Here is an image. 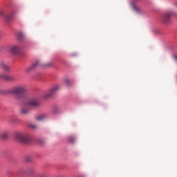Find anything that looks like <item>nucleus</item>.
<instances>
[{
	"label": "nucleus",
	"mask_w": 177,
	"mask_h": 177,
	"mask_svg": "<svg viewBox=\"0 0 177 177\" xmlns=\"http://www.w3.org/2000/svg\"><path fill=\"white\" fill-rule=\"evenodd\" d=\"M59 89V86H55L53 88H51L46 94L44 95L45 99H49V97H52L53 96L54 93H56L57 92V90Z\"/></svg>",
	"instance_id": "5"
},
{
	"label": "nucleus",
	"mask_w": 177,
	"mask_h": 177,
	"mask_svg": "<svg viewBox=\"0 0 177 177\" xmlns=\"http://www.w3.org/2000/svg\"><path fill=\"white\" fill-rule=\"evenodd\" d=\"M46 118H48V115L45 113H42L36 116V120H37V121H44V120H46Z\"/></svg>",
	"instance_id": "10"
},
{
	"label": "nucleus",
	"mask_w": 177,
	"mask_h": 177,
	"mask_svg": "<svg viewBox=\"0 0 177 177\" xmlns=\"http://www.w3.org/2000/svg\"><path fill=\"white\" fill-rule=\"evenodd\" d=\"M6 77V74L0 73V80H5Z\"/></svg>",
	"instance_id": "20"
},
{
	"label": "nucleus",
	"mask_w": 177,
	"mask_h": 177,
	"mask_svg": "<svg viewBox=\"0 0 177 177\" xmlns=\"http://www.w3.org/2000/svg\"><path fill=\"white\" fill-rule=\"evenodd\" d=\"M28 174H33V172H34V168H29V169H28Z\"/></svg>",
	"instance_id": "21"
},
{
	"label": "nucleus",
	"mask_w": 177,
	"mask_h": 177,
	"mask_svg": "<svg viewBox=\"0 0 177 177\" xmlns=\"http://www.w3.org/2000/svg\"><path fill=\"white\" fill-rule=\"evenodd\" d=\"M40 177H46V176L42 174V175L40 176Z\"/></svg>",
	"instance_id": "23"
},
{
	"label": "nucleus",
	"mask_w": 177,
	"mask_h": 177,
	"mask_svg": "<svg viewBox=\"0 0 177 177\" xmlns=\"http://www.w3.org/2000/svg\"><path fill=\"white\" fill-rule=\"evenodd\" d=\"M65 84H66V85H67V86L70 85V80H65Z\"/></svg>",
	"instance_id": "22"
},
{
	"label": "nucleus",
	"mask_w": 177,
	"mask_h": 177,
	"mask_svg": "<svg viewBox=\"0 0 177 177\" xmlns=\"http://www.w3.org/2000/svg\"><path fill=\"white\" fill-rule=\"evenodd\" d=\"M18 13L17 10H11L6 15L7 20H12L15 16H16Z\"/></svg>",
	"instance_id": "7"
},
{
	"label": "nucleus",
	"mask_w": 177,
	"mask_h": 177,
	"mask_svg": "<svg viewBox=\"0 0 177 177\" xmlns=\"http://www.w3.org/2000/svg\"><path fill=\"white\" fill-rule=\"evenodd\" d=\"M26 92L27 86L24 85H17L10 90L0 89V95H13L18 100L23 99Z\"/></svg>",
	"instance_id": "1"
},
{
	"label": "nucleus",
	"mask_w": 177,
	"mask_h": 177,
	"mask_svg": "<svg viewBox=\"0 0 177 177\" xmlns=\"http://www.w3.org/2000/svg\"><path fill=\"white\" fill-rule=\"evenodd\" d=\"M172 16V12H165L162 15V21L163 24H171V17Z\"/></svg>",
	"instance_id": "4"
},
{
	"label": "nucleus",
	"mask_w": 177,
	"mask_h": 177,
	"mask_svg": "<svg viewBox=\"0 0 177 177\" xmlns=\"http://www.w3.org/2000/svg\"><path fill=\"white\" fill-rule=\"evenodd\" d=\"M17 37L19 39H23V38H24V35H23V33H18Z\"/></svg>",
	"instance_id": "19"
},
{
	"label": "nucleus",
	"mask_w": 177,
	"mask_h": 177,
	"mask_svg": "<svg viewBox=\"0 0 177 177\" xmlns=\"http://www.w3.org/2000/svg\"><path fill=\"white\" fill-rule=\"evenodd\" d=\"M17 118H15V117H11L9 119V122H11L12 124H15V122H17Z\"/></svg>",
	"instance_id": "17"
},
{
	"label": "nucleus",
	"mask_w": 177,
	"mask_h": 177,
	"mask_svg": "<svg viewBox=\"0 0 177 177\" xmlns=\"http://www.w3.org/2000/svg\"><path fill=\"white\" fill-rule=\"evenodd\" d=\"M30 112V109L28 108H21L20 110V113L23 114L24 115H26Z\"/></svg>",
	"instance_id": "13"
},
{
	"label": "nucleus",
	"mask_w": 177,
	"mask_h": 177,
	"mask_svg": "<svg viewBox=\"0 0 177 177\" xmlns=\"http://www.w3.org/2000/svg\"><path fill=\"white\" fill-rule=\"evenodd\" d=\"M133 9L136 13H142V9L139 8L138 7L133 6Z\"/></svg>",
	"instance_id": "18"
},
{
	"label": "nucleus",
	"mask_w": 177,
	"mask_h": 177,
	"mask_svg": "<svg viewBox=\"0 0 177 177\" xmlns=\"http://www.w3.org/2000/svg\"><path fill=\"white\" fill-rule=\"evenodd\" d=\"M15 138L18 142L21 143H30V142L32 140L31 135L28 133H23L20 131H17L14 134Z\"/></svg>",
	"instance_id": "2"
},
{
	"label": "nucleus",
	"mask_w": 177,
	"mask_h": 177,
	"mask_svg": "<svg viewBox=\"0 0 177 177\" xmlns=\"http://www.w3.org/2000/svg\"><path fill=\"white\" fill-rule=\"evenodd\" d=\"M26 105L29 106V107H39V102H38V100L35 98H32L30 100H28L26 102Z\"/></svg>",
	"instance_id": "6"
},
{
	"label": "nucleus",
	"mask_w": 177,
	"mask_h": 177,
	"mask_svg": "<svg viewBox=\"0 0 177 177\" xmlns=\"http://www.w3.org/2000/svg\"><path fill=\"white\" fill-rule=\"evenodd\" d=\"M0 68H1V70H4V71H9V66H8V64L4 62H0Z\"/></svg>",
	"instance_id": "9"
},
{
	"label": "nucleus",
	"mask_w": 177,
	"mask_h": 177,
	"mask_svg": "<svg viewBox=\"0 0 177 177\" xmlns=\"http://www.w3.org/2000/svg\"><path fill=\"white\" fill-rule=\"evenodd\" d=\"M8 137H9V131H3L0 134V138L3 140H6V139H8Z\"/></svg>",
	"instance_id": "12"
},
{
	"label": "nucleus",
	"mask_w": 177,
	"mask_h": 177,
	"mask_svg": "<svg viewBox=\"0 0 177 177\" xmlns=\"http://www.w3.org/2000/svg\"><path fill=\"white\" fill-rule=\"evenodd\" d=\"M175 16H176V17H177V14H176V15H175Z\"/></svg>",
	"instance_id": "24"
},
{
	"label": "nucleus",
	"mask_w": 177,
	"mask_h": 177,
	"mask_svg": "<svg viewBox=\"0 0 177 177\" xmlns=\"http://www.w3.org/2000/svg\"><path fill=\"white\" fill-rule=\"evenodd\" d=\"M28 128H30V129H36L37 125L34 123H29L28 124Z\"/></svg>",
	"instance_id": "15"
},
{
	"label": "nucleus",
	"mask_w": 177,
	"mask_h": 177,
	"mask_svg": "<svg viewBox=\"0 0 177 177\" xmlns=\"http://www.w3.org/2000/svg\"><path fill=\"white\" fill-rule=\"evenodd\" d=\"M10 52L12 55H17L20 52V48L17 46H11L10 47Z\"/></svg>",
	"instance_id": "8"
},
{
	"label": "nucleus",
	"mask_w": 177,
	"mask_h": 177,
	"mask_svg": "<svg viewBox=\"0 0 177 177\" xmlns=\"http://www.w3.org/2000/svg\"><path fill=\"white\" fill-rule=\"evenodd\" d=\"M8 15V12L0 10V16H3V17H5L6 19V15Z\"/></svg>",
	"instance_id": "16"
},
{
	"label": "nucleus",
	"mask_w": 177,
	"mask_h": 177,
	"mask_svg": "<svg viewBox=\"0 0 177 177\" xmlns=\"http://www.w3.org/2000/svg\"><path fill=\"white\" fill-rule=\"evenodd\" d=\"M52 62H48L46 64H42L41 62L37 61L36 62L33 63L30 66L26 68L25 71L26 73H30V71H34L38 67H49L52 66Z\"/></svg>",
	"instance_id": "3"
},
{
	"label": "nucleus",
	"mask_w": 177,
	"mask_h": 177,
	"mask_svg": "<svg viewBox=\"0 0 177 177\" xmlns=\"http://www.w3.org/2000/svg\"><path fill=\"white\" fill-rule=\"evenodd\" d=\"M4 80L7 81L8 82H15L16 79L15 78V76L6 75Z\"/></svg>",
	"instance_id": "11"
},
{
	"label": "nucleus",
	"mask_w": 177,
	"mask_h": 177,
	"mask_svg": "<svg viewBox=\"0 0 177 177\" xmlns=\"http://www.w3.org/2000/svg\"><path fill=\"white\" fill-rule=\"evenodd\" d=\"M68 142H69V143H74V142H75V138L73 136H71L68 138Z\"/></svg>",
	"instance_id": "14"
}]
</instances>
